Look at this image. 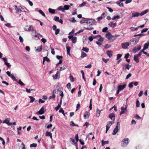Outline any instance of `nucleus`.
<instances>
[{"label":"nucleus","mask_w":149,"mask_h":149,"mask_svg":"<svg viewBox=\"0 0 149 149\" xmlns=\"http://www.w3.org/2000/svg\"><path fill=\"white\" fill-rule=\"evenodd\" d=\"M120 16L119 15H116L114 16L112 18V19L113 20H114L116 19H118L120 18Z\"/></svg>","instance_id":"nucleus-37"},{"label":"nucleus","mask_w":149,"mask_h":149,"mask_svg":"<svg viewBox=\"0 0 149 149\" xmlns=\"http://www.w3.org/2000/svg\"><path fill=\"white\" fill-rule=\"evenodd\" d=\"M131 67V65H130L128 64H125L122 68V70H125L126 69L129 70L130 67Z\"/></svg>","instance_id":"nucleus-11"},{"label":"nucleus","mask_w":149,"mask_h":149,"mask_svg":"<svg viewBox=\"0 0 149 149\" xmlns=\"http://www.w3.org/2000/svg\"><path fill=\"white\" fill-rule=\"evenodd\" d=\"M24 30L26 31H33L34 30V28L32 26L27 25L25 26Z\"/></svg>","instance_id":"nucleus-8"},{"label":"nucleus","mask_w":149,"mask_h":149,"mask_svg":"<svg viewBox=\"0 0 149 149\" xmlns=\"http://www.w3.org/2000/svg\"><path fill=\"white\" fill-rule=\"evenodd\" d=\"M66 45H67V44H66ZM66 48L67 49V52L68 55L69 56H71V54L70 53V51L71 49L70 47L66 46Z\"/></svg>","instance_id":"nucleus-18"},{"label":"nucleus","mask_w":149,"mask_h":149,"mask_svg":"<svg viewBox=\"0 0 149 149\" xmlns=\"http://www.w3.org/2000/svg\"><path fill=\"white\" fill-rule=\"evenodd\" d=\"M19 39L20 40V41L21 43H22L24 41V40L23 38L21 36H20L19 37Z\"/></svg>","instance_id":"nucleus-48"},{"label":"nucleus","mask_w":149,"mask_h":149,"mask_svg":"<svg viewBox=\"0 0 149 149\" xmlns=\"http://www.w3.org/2000/svg\"><path fill=\"white\" fill-rule=\"evenodd\" d=\"M10 120V119L9 118H7L3 122V123H6L7 124L8 123L9 121Z\"/></svg>","instance_id":"nucleus-30"},{"label":"nucleus","mask_w":149,"mask_h":149,"mask_svg":"<svg viewBox=\"0 0 149 149\" xmlns=\"http://www.w3.org/2000/svg\"><path fill=\"white\" fill-rule=\"evenodd\" d=\"M108 29L107 27H105L103 28L102 29V31L103 32H106Z\"/></svg>","instance_id":"nucleus-62"},{"label":"nucleus","mask_w":149,"mask_h":149,"mask_svg":"<svg viewBox=\"0 0 149 149\" xmlns=\"http://www.w3.org/2000/svg\"><path fill=\"white\" fill-rule=\"evenodd\" d=\"M140 106V103L139 102V101L138 99H137L136 101V106L137 107H138Z\"/></svg>","instance_id":"nucleus-51"},{"label":"nucleus","mask_w":149,"mask_h":149,"mask_svg":"<svg viewBox=\"0 0 149 149\" xmlns=\"http://www.w3.org/2000/svg\"><path fill=\"white\" fill-rule=\"evenodd\" d=\"M72 42L74 44L76 42L77 40V38L76 37H74L72 38Z\"/></svg>","instance_id":"nucleus-29"},{"label":"nucleus","mask_w":149,"mask_h":149,"mask_svg":"<svg viewBox=\"0 0 149 149\" xmlns=\"http://www.w3.org/2000/svg\"><path fill=\"white\" fill-rule=\"evenodd\" d=\"M15 9L17 11V12L18 13H20L22 11V10H21V9L18 8L17 6H15Z\"/></svg>","instance_id":"nucleus-36"},{"label":"nucleus","mask_w":149,"mask_h":149,"mask_svg":"<svg viewBox=\"0 0 149 149\" xmlns=\"http://www.w3.org/2000/svg\"><path fill=\"white\" fill-rule=\"evenodd\" d=\"M149 46V42H148L144 44L143 47L146 49L148 48V46Z\"/></svg>","instance_id":"nucleus-34"},{"label":"nucleus","mask_w":149,"mask_h":149,"mask_svg":"<svg viewBox=\"0 0 149 149\" xmlns=\"http://www.w3.org/2000/svg\"><path fill=\"white\" fill-rule=\"evenodd\" d=\"M58 10H59L63 12H65L64 7H63L62 6L59 7L58 8Z\"/></svg>","instance_id":"nucleus-23"},{"label":"nucleus","mask_w":149,"mask_h":149,"mask_svg":"<svg viewBox=\"0 0 149 149\" xmlns=\"http://www.w3.org/2000/svg\"><path fill=\"white\" fill-rule=\"evenodd\" d=\"M116 3L120 7H123V3H121L120 1H118Z\"/></svg>","instance_id":"nucleus-28"},{"label":"nucleus","mask_w":149,"mask_h":149,"mask_svg":"<svg viewBox=\"0 0 149 149\" xmlns=\"http://www.w3.org/2000/svg\"><path fill=\"white\" fill-rule=\"evenodd\" d=\"M84 28L85 29H86V30H92V29H94V28L93 27H90V28H89V27H84Z\"/></svg>","instance_id":"nucleus-54"},{"label":"nucleus","mask_w":149,"mask_h":149,"mask_svg":"<svg viewBox=\"0 0 149 149\" xmlns=\"http://www.w3.org/2000/svg\"><path fill=\"white\" fill-rule=\"evenodd\" d=\"M108 143L109 141H104L103 140H102V146H103L105 144H108Z\"/></svg>","instance_id":"nucleus-27"},{"label":"nucleus","mask_w":149,"mask_h":149,"mask_svg":"<svg viewBox=\"0 0 149 149\" xmlns=\"http://www.w3.org/2000/svg\"><path fill=\"white\" fill-rule=\"evenodd\" d=\"M52 134L50 132L47 131L46 132L45 135L46 136H50Z\"/></svg>","instance_id":"nucleus-52"},{"label":"nucleus","mask_w":149,"mask_h":149,"mask_svg":"<svg viewBox=\"0 0 149 149\" xmlns=\"http://www.w3.org/2000/svg\"><path fill=\"white\" fill-rule=\"evenodd\" d=\"M42 46H40L39 47H38V49H36V51L37 52H40L42 49Z\"/></svg>","instance_id":"nucleus-41"},{"label":"nucleus","mask_w":149,"mask_h":149,"mask_svg":"<svg viewBox=\"0 0 149 149\" xmlns=\"http://www.w3.org/2000/svg\"><path fill=\"white\" fill-rule=\"evenodd\" d=\"M129 46V44L128 42L122 43H121L122 48L123 49H126Z\"/></svg>","instance_id":"nucleus-9"},{"label":"nucleus","mask_w":149,"mask_h":149,"mask_svg":"<svg viewBox=\"0 0 149 149\" xmlns=\"http://www.w3.org/2000/svg\"><path fill=\"white\" fill-rule=\"evenodd\" d=\"M132 75V74L130 73L128 74H127V76L125 78V79L127 80Z\"/></svg>","instance_id":"nucleus-47"},{"label":"nucleus","mask_w":149,"mask_h":149,"mask_svg":"<svg viewBox=\"0 0 149 149\" xmlns=\"http://www.w3.org/2000/svg\"><path fill=\"white\" fill-rule=\"evenodd\" d=\"M48 10L49 12L52 14H53L54 13H55V10L54 9H52L51 8H49Z\"/></svg>","instance_id":"nucleus-25"},{"label":"nucleus","mask_w":149,"mask_h":149,"mask_svg":"<svg viewBox=\"0 0 149 149\" xmlns=\"http://www.w3.org/2000/svg\"><path fill=\"white\" fill-rule=\"evenodd\" d=\"M37 144L36 143H33L30 145V147H34L35 148L36 147Z\"/></svg>","instance_id":"nucleus-45"},{"label":"nucleus","mask_w":149,"mask_h":149,"mask_svg":"<svg viewBox=\"0 0 149 149\" xmlns=\"http://www.w3.org/2000/svg\"><path fill=\"white\" fill-rule=\"evenodd\" d=\"M69 77L70 79V81L72 82H73L74 81V79L73 76L72 75H70Z\"/></svg>","instance_id":"nucleus-53"},{"label":"nucleus","mask_w":149,"mask_h":149,"mask_svg":"<svg viewBox=\"0 0 149 149\" xmlns=\"http://www.w3.org/2000/svg\"><path fill=\"white\" fill-rule=\"evenodd\" d=\"M70 7V6L68 5H65L64 6V10L65 11V10H68Z\"/></svg>","instance_id":"nucleus-31"},{"label":"nucleus","mask_w":149,"mask_h":149,"mask_svg":"<svg viewBox=\"0 0 149 149\" xmlns=\"http://www.w3.org/2000/svg\"><path fill=\"white\" fill-rule=\"evenodd\" d=\"M26 91L27 92H28V93H29L31 92V91H32L33 90V89H28V88H26Z\"/></svg>","instance_id":"nucleus-57"},{"label":"nucleus","mask_w":149,"mask_h":149,"mask_svg":"<svg viewBox=\"0 0 149 149\" xmlns=\"http://www.w3.org/2000/svg\"><path fill=\"white\" fill-rule=\"evenodd\" d=\"M116 23H113L112 22H111L109 24V25L112 28H113L115 27L116 26Z\"/></svg>","instance_id":"nucleus-21"},{"label":"nucleus","mask_w":149,"mask_h":149,"mask_svg":"<svg viewBox=\"0 0 149 149\" xmlns=\"http://www.w3.org/2000/svg\"><path fill=\"white\" fill-rule=\"evenodd\" d=\"M105 14L104 13H102L101 16L97 18V21H99L105 17Z\"/></svg>","instance_id":"nucleus-20"},{"label":"nucleus","mask_w":149,"mask_h":149,"mask_svg":"<svg viewBox=\"0 0 149 149\" xmlns=\"http://www.w3.org/2000/svg\"><path fill=\"white\" fill-rule=\"evenodd\" d=\"M140 15V13L137 12H134L132 14V17H138Z\"/></svg>","instance_id":"nucleus-14"},{"label":"nucleus","mask_w":149,"mask_h":149,"mask_svg":"<svg viewBox=\"0 0 149 149\" xmlns=\"http://www.w3.org/2000/svg\"><path fill=\"white\" fill-rule=\"evenodd\" d=\"M69 20L70 22L73 23H74L76 21V20L75 19L74 17H73L72 18L70 19Z\"/></svg>","instance_id":"nucleus-39"},{"label":"nucleus","mask_w":149,"mask_h":149,"mask_svg":"<svg viewBox=\"0 0 149 149\" xmlns=\"http://www.w3.org/2000/svg\"><path fill=\"white\" fill-rule=\"evenodd\" d=\"M51 49L52 50L51 53L53 55H54L55 54V52L54 51V49L52 47H51Z\"/></svg>","instance_id":"nucleus-61"},{"label":"nucleus","mask_w":149,"mask_h":149,"mask_svg":"<svg viewBox=\"0 0 149 149\" xmlns=\"http://www.w3.org/2000/svg\"><path fill=\"white\" fill-rule=\"evenodd\" d=\"M107 54L109 57H111L112 56V52L111 51H108Z\"/></svg>","instance_id":"nucleus-22"},{"label":"nucleus","mask_w":149,"mask_h":149,"mask_svg":"<svg viewBox=\"0 0 149 149\" xmlns=\"http://www.w3.org/2000/svg\"><path fill=\"white\" fill-rule=\"evenodd\" d=\"M139 40V38H134L131 39L130 40V41L131 42L134 43V45H135L137 44V43L138 42Z\"/></svg>","instance_id":"nucleus-4"},{"label":"nucleus","mask_w":149,"mask_h":149,"mask_svg":"<svg viewBox=\"0 0 149 149\" xmlns=\"http://www.w3.org/2000/svg\"><path fill=\"white\" fill-rule=\"evenodd\" d=\"M55 97V94H53L52 96H50L49 98V99L54 98Z\"/></svg>","instance_id":"nucleus-60"},{"label":"nucleus","mask_w":149,"mask_h":149,"mask_svg":"<svg viewBox=\"0 0 149 149\" xmlns=\"http://www.w3.org/2000/svg\"><path fill=\"white\" fill-rule=\"evenodd\" d=\"M122 56V54H118L117 55V60H118Z\"/></svg>","instance_id":"nucleus-55"},{"label":"nucleus","mask_w":149,"mask_h":149,"mask_svg":"<svg viewBox=\"0 0 149 149\" xmlns=\"http://www.w3.org/2000/svg\"><path fill=\"white\" fill-rule=\"evenodd\" d=\"M60 31V29H57L55 30V34L56 35H57L59 33Z\"/></svg>","instance_id":"nucleus-63"},{"label":"nucleus","mask_w":149,"mask_h":149,"mask_svg":"<svg viewBox=\"0 0 149 149\" xmlns=\"http://www.w3.org/2000/svg\"><path fill=\"white\" fill-rule=\"evenodd\" d=\"M106 37L109 40H110L112 39L113 36L109 33H108L106 35Z\"/></svg>","instance_id":"nucleus-15"},{"label":"nucleus","mask_w":149,"mask_h":149,"mask_svg":"<svg viewBox=\"0 0 149 149\" xmlns=\"http://www.w3.org/2000/svg\"><path fill=\"white\" fill-rule=\"evenodd\" d=\"M120 121H119L118 120V122H117L116 127L120 128Z\"/></svg>","instance_id":"nucleus-49"},{"label":"nucleus","mask_w":149,"mask_h":149,"mask_svg":"<svg viewBox=\"0 0 149 149\" xmlns=\"http://www.w3.org/2000/svg\"><path fill=\"white\" fill-rule=\"evenodd\" d=\"M82 50L85 52H88L89 51V49L87 47H83Z\"/></svg>","instance_id":"nucleus-35"},{"label":"nucleus","mask_w":149,"mask_h":149,"mask_svg":"<svg viewBox=\"0 0 149 149\" xmlns=\"http://www.w3.org/2000/svg\"><path fill=\"white\" fill-rule=\"evenodd\" d=\"M86 56H87L86 54L84 52H83L81 53V58H83L84 57H85Z\"/></svg>","instance_id":"nucleus-33"},{"label":"nucleus","mask_w":149,"mask_h":149,"mask_svg":"<svg viewBox=\"0 0 149 149\" xmlns=\"http://www.w3.org/2000/svg\"><path fill=\"white\" fill-rule=\"evenodd\" d=\"M129 139L128 138L124 139L123 141L122 146L123 147L126 146L129 143Z\"/></svg>","instance_id":"nucleus-2"},{"label":"nucleus","mask_w":149,"mask_h":149,"mask_svg":"<svg viewBox=\"0 0 149 149\" xmlns=\"http://www.w3.org/2000/svg\"><path fill=\"white\" fill-rule=\"evenodd\" d=\"M86 4V2H84L82 3L79 5V7H82L84 6H85Z\"/></svg>","instance_id":"nucleus-42"},{"label":"nucleus","mask_w":149,"mask_h":149,"mask_svg":"<svg viewBox=\"0 0 149 149\" xmlns=\"http://www.w3.org/2000/svg\"><path fill=\"white\" fill-rule=\"evenodd\" d=\"M137 28H135L133 27H131L130 28L131 30L132 31H134L137 30Z\"/></svg>","instance_id":"nucleus-59"},{"label":"nucleus","mask_w":149,"mask_h":149,"mask_svg":"<svg viewBox=\"0 0 149 149\" xmlns=\"http://www.w3.org/2000/svg\"><path fill=\"white\" fill-rule=\"evenodd\" d=\"M60 73L59 71H57L56 72V74L55 75H53L52 77L54 79H57L58 78V77L60 76Z\"/></svg>","instance_id":"nucleus-16"},{"label":"nucleus","mask_w":149,"mask_h":149,"mask_svg":"<svg viewBox=\"0 0 149 149\" xmlns=\"http://www.w3.org/2000/svg\"><path fill=\"white\" fill-rule=\"evenodd\" d=\"M29 97L31 99L30 102H33L35 100V99L31 96H29Z\"/></svg>","instance_id":"nucleus-40"},{"label":"nucleus","mask_w":149,"mask_h":149,"mask_svg":"<svg viewBox=\"0 0 149 149\" xmlns=\"http://www.w3.org/2000/svg\"><path fill=\"white\" fill-rule=\"evenodd\" d=\"M134 60L137 63H139V61L138 57L136 55L134 56Z\"/></svg>","instance_id":"nucleus-24"},{"label":"nucleus","mask_w":149,"mask_h":149,"mask_svg":"<svg viewBox=\"0 0 149 149\" xmlns=\"http://www.w3.org/2000/svg\"><path fill=\"white\" fill-rule=\"evenodd\" d=\"M71 84L70 83H69L67 84V87L69 90H70L71 88Z\"/></svg>","instance_id":"nucleus-50"},{"label":"nucleus","mask_w":149,"mask_h":149,"mask_svg":"<svg viewBox=\"0 0 149 149\" xmlns=\"http://www.w3.org/2000/svg\"><path fill=\"white\" fill-rule=\"evenodd\" d=\"M0 140L2 141V143L3 145H4L5 144V142L4 140L1 137H0Z\"/></svg>","instance_id":"nucleus-58"},{"label":"nucleus","mask_w":149,"mask_h":149,"mask_svg":"<svg viewBox=\"0 0 149 149\" xmlns=\"http://www.w3.org/2000/svg\"><path fill=\"white\" fill-rule=\"evenodd\" d=\"M10 77L13 80H14L15 81H17V80L16 79L15 77H14V75L13 74H11V75L10 76Z\"/></svg>","instance_id":"nucleus-43"},{"label":"nucleus","mask_w":149,"mask_h":149,"mask_svg":"<svg viewBox=\"0 0 149 149\" xmlns=\"http://www.w3.org/2000/svg\"><path fill=\"white\" fill-rule=\"evenodd\" d=\"M141 46L140 45L136 46L134 47L132 49V52L134 53H136L141 48Z\"/></svg>","instance_id":"nucleus-3"},{"label":"nucleus","mask_w":149,"mask_h":149,"mask_svg":"<svg viewBox=\"0 0 149 149\" xmlns=\"http://www.w3.org/2000/svg\"><path fill=\"white\" fill-rule=\"evenodd\" d=\"M45 112L44 111V109L43 107H41L40 110L37 112L36 114L38 115H42L44 114Z\"/></svg>","instance_id":"nucleus-7"},{"label":"nucleus","mask_w":149,"mask_h":149,"mask_svg":"<svg viewBox=\"0 0 149 149\" xmlns=\"http://www.w3.org/2000/svg\"><path fill=\"white\" fill-rule=\"evenodd\" d=\"M130 56V54L127 53L125 55V56L124 57L126 59H127Z\"/></svg>","instance_id":"nucleus-64"},{"label":"nucleus","mask_w":149,"mask_h":149,"mask_svg":"<svg viewBox=\"0 0 149 149\" xmlns=\"http://www.w3.org/2000/svg\"><path fill=\"white\" fill-rule=\"evenodd\" d=\"M114 123V121H109L108 122L107 125L106 126V133H107L108 131L109 130L110 127Z\"/></svg>","instance_id":"nucleus-1"},{"label":"nucleus","mask_w":149,"mask_h":149,"mask_svg":"<svg viewBox=\"0 0 149 149\" xmlns=\"http://www.w3.org/2000/svg\"><path fill=\"white\" fill-rule=\"evenodd\" d=\"M39 12L43 17H45L46 16L45 14L41 10H39Z\"/></svg>","instance_id":"nucleus-38"},{"label":"nucleus","mask_w":149,"mask_h":149,"mask_svg":"<svg viewBox=\"0 0 149 149\" xmlns=\"http://www.w3.org/2000/svg\"><path fill=\"white\" fill-rule=\"evenodd\" d=\"M100 38L96 42V44L97 45L99 46H101L102 44V42L104 40V39L102 37H100Z\"/></svg>","instance_id":"nucleus-6"},{"label":"nucleus","mask_w":149,"mask_h":149,"mask_svg":"<svg viewBox=\"0 0 149 149\" xmlns=\"http://www.w3.org/2000/svg\"><path fill=\"white\" fill-rule=\"evenodd\" d=\"M46 61L47 62H48L50 61V60L49 58L47 57H43V62H45V61Z\"/></svg>","instance_id":"nucleus-32"},{"label":"nucleus","mask_w":149,"mask_h":149,"mask_svg":"<svg viewBox=\"0 0 149 149\" xmlns=\"http://www.w3.org/2000/svg\"><path fill=\"white\" fill-rule=\"evenodd\" d=\"M101 112V110L97 109V116L99 117L100 116V114Z\"/></svg>","instance_id":"nucleus-26"},{"label":"nucleus","mask_w":149,"mask_h":149,"mask_svg":"<svg viewBox=\"0 0 149 149\" xmlns=\"http://www.w3.org/2000/svg\"><path fill=\"white\" fill-rule=\"evenodd\" d=\"M109 118L111 119L112 121H114L115 119V114L113 113L110 114L109 116Z\"/></svg>","instance_id":"nucleus-13"},{"label":"nucleus","mask_w":149,"mask_h":149,"mask_svg":"<svg viewBox=\"0 0 149 149\" xmlns=\"http://www.w3.org/2000/svg\"><path fill=\"white\" fill-rule=\"evenodd\" d=\"M2 59L4 61V64L8 67H10L11 65L9 63H7V59L6 58H2Z\"/></svg>","instance_id":"nucleus-10"},{"label":"nucleus","mask_w":149,"mask_h":149,"mask_svg":"<svg viewBox=\"0 0 149 149\" xmlns=\"http://www.w3.org/2000/svg\"><path fill=\"white\" fill-rule=\"evenodd\" d=\"M59 112L63 114L64 116H65V114L64 113V111L62 108H61L59 111Z\"/></svg>","instance_id":"nucleus-46"},{"label":"nucleus","mask_w":149,"mask_h":149,"mask_svg":"<svg viewBox=\"0 0 149 149\" xmlns=\"http://www.w3.org/2000/svg\"><path fill=\"white\" fill-rule=\"evenodd\" d=\"M127 111V108L126 107H122L121 108V111L120 113V115H121L122 114L124 113H126Z\"/></svg>","instance_id":"nucleus-12"},{"label":"nucleus","mask_w":149,"mask_h":149,"mask_svg":"<svg viewBox=\"0 0 149 149\" xmlns=\"http://www.w3.org/2000/svg\"><path fill=\"white\" fill-rule=\"evenodd\" d=\"M126 86V84H124L123 85H120L118 86V89L121 91L124 89L125 88Z\"/></svg>","instance_id":"nucleus-17"},{"label":"nucleus","mask_w":149,"mask_h":149,"mask_svg":"<svg viewBox=\"0 0 149 149\" xmlns=\"http://www.w3.org/2000/svg\"><path fill=\"white\" fill-rule=\"evenodd\" d=\"M119 128L116 127V128L114 129L113 132L112 133V134L113 135H115L116 134V133L118 131Z\"/></svg>","instance_id":"nucleus-19"},{"label":"nucleus","mask_w":149,"mask_h":149,"mask_svg":"<svg viewBox=\"0 0 149 149\" xmlns=\"http://www.w3.org/2000/svg\"><path fill=\"white\" fill-rule=\"evenodd\" d=\"M88 39L90 42H91L93 39V36L92 35L90 37L88 38Z\"/></svg>","instance_id":"nucleus-44"},{"label":"nucleus","mask_w":149,"mask_h":149,"mask_svg":"<svg viewBox=\"0 0 149 149\" xmlns=\"http://www.w3.org/2000/svg\"><path fill=\"white\" fill-rule=\"evenodd\" d=\"M61 105L60 104H58L57 106L55 108V109L56 111H57L61 107Z\"/></svg>","instance_id":"nucleus-56"},{"label":"nucleus","mask_w":149,"mask_h":149,"mask_svg":"<svg viewBox=\"0 0 149 149\" xmlns=\"http://www.w3.org/2000/svg\"><path fill=\"white\" fill-rule=\"evenodd\" d=\"M95 22V20L93 19H91L86 20V22L87 23H88L90 25H93L94 24Z\"/></svg>","instance_id":"nucleus-5"}]
</instances>
